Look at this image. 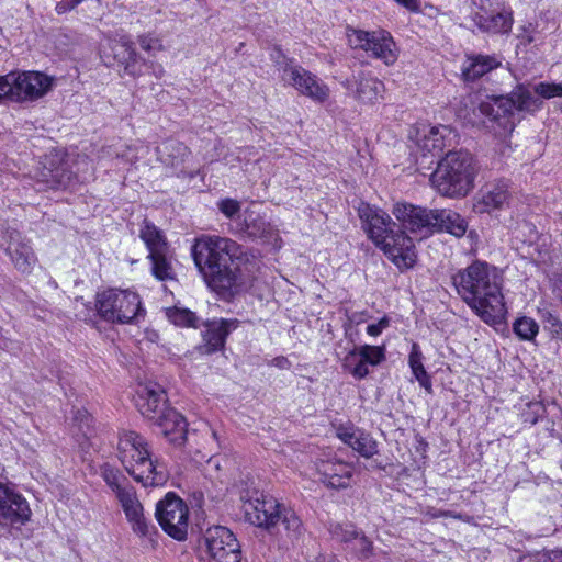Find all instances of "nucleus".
Here are the masks:
<instances>
[{"instance_id":"35","label":"nucleus","mask_w":562,"mask_h":562,"mask_svg":"<svg viewBox=\"0 0 562 562\" xmlns=\"http://www.w3.org/2000/svg\"><path fill=\"white\" fill-rule=\"evenodd\" d=\"M446 126H432L418 139V146L427 153H440L445 146Z\"/></svg>"},{"instance_id":"4","label":"nucleus","mask_w":562,"mask_h":562,"mask_svg":"<svg viewBox=\"0 0 562 562\" xmlns=\"http://www.w3.org/2000/svg\"><path fill=\"white\" fill-rule=\"evenodd\" d=\"M117 449L122 464L135 481L144 486H158L166 482L165 467L153 460L148 443L140 435L134 431L122 434Z\"/></svg>"},{"instance_id":"57","label":"nucleus","mask_w":562,"mask_h":562,"mask_svg":"<svg viewBox=\"0 0 562 562\" xmlns=\"http://www.w3.org/2000/svg\"><path fill=\"white\" fill-rule=\"evenodd\" d=\"M395 1L412 11L417 10V8H418L417 0H395Z\"/></svg>"},{"instance_id":"18","label":"nucleus","mask_w":562,"mask_h":562,"mask_svg":"<svg viewBox=\"0 0 562 562\" xmlns=\"http://www.w3.org/2000/svg\"><path fill=\"white\" fill-rule=\"evenodd\" d=\"M512 200L509 184L506 180L486 183L480 191L475 209L480 213H491L507 207Z\"/></svg>"},{"instance_id":"34","label":"nucleus","mask_w":562,"mask_h":562,"mask_svg":"<svg viewBox=\"0 0 562 562\" xmlns=\"http://www.w3.org/2000/svg\"><path fill=\"white\" fill-rule=\"evenodd\" d=\"M408 363L419 385L427 392H431L430 376L423 364V355L417 344H414L409 353Z\"/></svg>"},{"instance_id":"32","label":"nucleus","mask_w":562,"mask_h":562,"mask_svg":"<svg viewBox=\"0 0 562 562\" xmlns=\"http://www.w3.org/2000/svg\"><path fill=\"white\" fill-rule=\"evenodd\" d=\"M438 222L437 231H446L456 237L463 236L468 228L467 221L451 210H438Z\"/></svg>"},{"instance_id":"52","label":"nucleus","mask_w":562,"mask_h":562,"mask_svg":"<svg viewBox=\"0 0 562 562\" xmlns=\"http://www.w3.org/2000/svg\"><path fill=\"white\" fill-rule=\"evenodd\" d=\"M389 326H390V319H389V317L384 316L378 323L368 325L367 333H368V335H370L372 337H376Z\"/></svg>"},{"instance_id":"22","label":"nucleus","mask_w":562,"mask_h":562,"mask_svg":"<svg viewBox=\"0 0 562 562\" xmlns=\"http://www.w3.org/2000/svg\"><path fill=\"white\" fill-rule=\"evenodd\" d=\"M237 319L218 318L210 321L205 324L203 331V341L205 353H212L222 349L225 345L227 336L238 327Z\"/></svg>"},{"instance_id":"5","label":"nucleus","mask_w":562,"mask_h":562,"mask_svg":"<svg viewBox=\"0 0 562 562\" xmlns=\"http://www.w3.org/2000/svg\"><path fill=\"white\" fill-rule=\"evenodd\" d=\"M475 169L468 151H449L431 175L430 181L442 195L465 196L473 188Z\"/></svg>"},{"instance_id":"16","label":"nucleus","mask_w":562,"mask_h":562,"mask_svg":"<svg viewBox=\"0 0 562 562\" xmlns=\"http://www.w3.org/2000/svg\"><path fill=\"white\" fill-rule=\"evenodd\" d=\"M135 404L139 413L149 420H155L167 411L166 395L162 387L153 381L139 383L136 389Z\"/></svg>"},{"instance_id":"24","label":"nucleus","mask_w":562,"mask_h":562,"mask_svg":"<svg viewBox=\"0 0 562 562\" xmlns=\"http://www.w3.org/2000/svg\"><path fill=\"white\" fill-rule=\"evenodd\" d=\"M501 66L502 59L496 55H468L462 65V77L465 81H475Z\"/></svg>"},{"instance_id":"54","label":"nucleus","mask_w":562,"mask_h":562,"mask_svg":"<svg viewBox=\"0 0 562 562\" xmlns=\"http://www.w3.org/2000/svg\"><path fill=\"white\" fill-rule=\"evenodd\" d=\"M83 1L85 0H61L56 4V11L58 14H63L67 11L74 10L76 7H78Z\"/></svg>"},{"instance_id":"6","label":"nucleus","mask_w":562,"mask_h":562,"mask_svg":"<svg viewBox=\"0 0 562 562\" xmlns=\"http://www.w3.org/2000/svg\"><path fill=\"white\" fill-rule=\"evenodd\" d=\"M539 106L540 103L531 91L519 85L509 95L486 97L481 100L477 103V111L491 122L497 123L504 132H513L516 111H535Z\"/></svg>"},{"instance_id":"50","label":"nucleus","mask_w":562,"mask_h":562,"mask_svg":"<svg viewBox=\"0 0 562 562\" xmlns=\"http://www.w3.org/2000/svg\"><path fill=\"white\" fill-rule=\"evenodd\" d=\"M529 412H525L522 414L524 422L535 425L538 422L539 416L544 411L543 406L540 403H530L528 405Z\"/></svg>"},{"instance_id":"9","label":"nucleus","mask_w":562,"mask_h":562,"mask_svg":"<svg viewBox=\"0 0 562 562\" xmlns=\"http://www.w3.org/2000/svg\"><path fill=\"white\" fill-rule=\"evenodd\" d=\"M202 546L215 562H240L241 550L235 535L224 526H212L203 533Z\"/></svg>"},{"instance_id":"1","label":"nucleus","mask_w":562,"mask_h":562,"mask_svg":"<svg viewBox=\"0 0 562 562\" xmlns=\"http://www.w3.org/2000/svg\"><path fill=\"white\" fill-rule=\"evenodd\" d=\"M191 254L207 285L222 299L231 300L251 286L254 277L247 267L229 266L244 255L235 240L202 235L194 239Z\"/></svg>"},{"instance_id":"49","label":"nucleus","mask_w":562,"mask_h":562,"mask_svg":"<svg viewBox=\"0 0 562 562\" xmlns=\"http://www.w3.org/2000/svg\"><path fill=\"white\" fill-rule=\"evenodd\" d=\"M138 43H139L140 47L148 53L159 52L162 49L161 42L158 38L150 36V35L139 36Z\"/></svg>"},{"instance_id":"44","label":"nucleus","mask_w":562,"mask_h":562,"mask_svg":"<svg viewBox=\"0 0 562 562\" xmlns=\"http://www.w3.org/2000/svg\"><path fill=\"white\" fill-rule=\"evenodd\" d=\"M283 506L278 502V506L274 507V509L265 508L263 517H260V524H258V527L265 528L267 530L272 529L277 526V524L280 521L281 514L283 512Z\"/></svg>"},{"instance_id":"15","label":"nucleus","mask_w":562,"mask_h":562,"mask_svg":"<svg viewBox=\"0 0 562 562\" xmlns=\"http://www.w3.org/2000/svg\"><path fill=\"white\" fill-rule=\"evenodd\" d=\"M30 517L31 509L26 499L11 486L0 483V522L23 525Z\"/></svg>"},{"instance_id":"42","label":"nucleus","mask_w":562,"mask_h":562,"mask_svg":"<svg viewBox=\"0 0 562 562\" xmlns=\"http://www.w3.org/2000/svg\"><path fill=\"white\" fill-rule=\"evenodd\" d=\"M168 318L177 326H193L196 324V316L193 312L186 308H173L168 311Z\"/></svg>"},{"instance_id":"59","label":"nucleus","mask_w":562,"mask_h":562,"mask_svg":"<svg viewBox=\"0 0 562 562\" xmlns=\"http://www.w3.org/2000/svg\"><path fill=\"white\" fill-rule=\"evenodd\" d=\"M314 562H336V559L330 555H319Z\"/></svg>"},{"instance_id":"51","label":"nucleus","mask_w":562,"mask_h":562,"mask_svg":"<svg viewBox=\"0 0 562 562\" xmlns=\"http://www.w3.org/2000/svg\"><path fill=\"white\" fill-rule=\"evenodd\" d=\"M536 35V29L532 26V24H528L527 26L521 27V31L518 35L519 43L527 46L537 41Z\"/></svg>"},{"instance_id":"7","label":"nucleus","mask_w":562,"mask_h":562,"mask_svg":"<svg viewBox=\"0 0 562 562\" xmlns=\"http://www.w3.org/2000/svg\"><path fill=\"white\" fill-rule=\"evenodd\" d=\"M97 310L108 322L128 324L144 315L139 295L128 290L110 289L98 294Z\"/></svg>"},{"instance_id":"19","label":"nucleus","mask_w":562,"mask_h":562,"mask_svg":"<svg viewBox=\"0 0 562 562\" xmlns=\"http://www.w3.org/2000/svg\"><path fill=\"white\" fill-rule=\"evenodd\" d=\"M236 223V232L246 235L251 239H262L267 243L277 240L278 231L274 226L266 221L258 212L247 209L243 213V218L238 216Z\"/></svg>"},{"instance_id":"13","label":"nucleus","mask_w":562,"mask_h":562,"mask_svg":"<svg viewBox=\"0 0 562 562\" xmlns=\"http://www.w3.org/2000/svg\"><path fill=\"white\" fill-rule=\"evenodd\" d=\"M11 86V101L21 102L43 97L52 86L50 79L37 71H24L21 74H8Z\"/></svg>"},{"instance_id":"39","label":"nucleus","mask_w":562,"mask_h":562,"mask_svg":"<svg viewBox=\"0 0 562 562\" xmlns=\"http://www.w3.org/2000/svg\"><path fill=\"white\" fill-rule=\"evenodd\" d=\"M538 314L544 328L554 337L562 340V321L559 318L558 314L548 307L539 308Z\"/></svg>"},{"instance_id":"56","label":"nucleus","mask_w":562,"mask_h":562,"mask_svg":"<svg viewBox=\"0 0 562 562\" xmlns=\"http://www.w3.org/2000/svg\"><path fill=\"white\" fill-rule=\"evenodd\" d=\"M271 364L283 370H288L291 367L290 361L285 357L273 358Z\"/></svg>"},{"instance_id":"28","label":"nucleus","mask_w":562,"mask_h":562,"mask_svg":"<svg viewBox=\"0 0 562 562\" xmlns=\"http://www.w3.org/2000/svg\"><path fill=\"white\" fill-rule=\"evenodd\" d=\"M338 437L363 458L369 459L378 453V442L364 431L339 429Z\"/></svg>"},{"instance_id":"20","label":"nucleus","mask_w":562,"mask_h":562,"mask_svg":"<svg viewBox=\"0 0 562 562\" xmlns=\"http://www.w3.org/2000/svg\"><path fill=\"white\" fill-rule=\"evenodd\" d=\"M36 177L50 189H67L74 181L72 172L58 156L46 158Z\"/></svg>"},{"instance_id":"27","label":"nucleus","mask_w":562,"mask_h":562,"mask_svg":"<svg viewBox=\"0 0 562 562\" xmlns=\"http://www.w3.org/2000/svg\"><path fill=\"white\" fill-rule=\"evenodd\" d=\"M190 149L181 142L167 140L158 148L159 160L176 172H183Z\"/></svg>"},{"instance_id":"45","label":"nucleus","mask_w":562,"mask_h":562,"mask_svg":"<svg viewBox=\"0 0 562 562\" xmlns=\"http://www.w3.org/2000/svg\"><path fill=\"white\" fill-rule=\"evenodd\" d=\"M535 92L543 99L562 97V82H540L535 87Z\"/></svg>"},{"instance_id":"60","label":"nucleus","mask_w":562,"mask_h":562,"mask_svg":"<svg viewBox=\"0 0 562 562\" xmlns=\"http://www.w3.org/2000/svg\"><path fill=\"white\" fill-rule=\"evenodd\" d=\"M211 432H212V437H213L215 440H217V435H216V432H215L214 430H212Z\"/></svg>"},{"instance_id":"25","label":"nucleus","mask_w":562,"mask_h":562,"mask_svg":"<svg viewBox=\"0 0 562 562\" xmlns=\"http://www.w3.org/2000/svg\"><path fill=\"white\" fill-rule=\"evenodd\" d=\"M319 472L323 482L333 488H346L350 484L353 467L344 461L323 462Z\"/></svg>"},{"instance_id":"21","label":"nucleus","mask_w":562,"mask_h":562,"mask_svg":"<svg viewBox=\"0 0 562 562\" xmlns=\"http://www.w3.org/2000/svg\"><path fill=\"white\" fill-rule=\"evenodd\" d=\"M160 434L171 443L181 446L187 439L188 424L184 417L176 409L169 407L154 420Z\"/></svg>"},{"instance_id":"14","label":"nucleus","mask_w":562,"mask_h":562,"mask_svg":"<svg viewBox=\"0 0 562 562\" xmlns=\"http://www.w3.org/2000/svg\"><path fill=\"white\" fill-rule=\"evenodd\" d=\"M283 83L315 102L323 103L329 98V87L316 75L300 65L290 69V75Z\"/></svg>"},{"instance_id":"48","label":"nucleus","mask_w":562,"mask_h":562,"mask_svg":"<svg viewBox=\"0 0 562 562\" xmlns=\"http://www.w3.org/2000/svg\"><path fill=\"white\" fill-rule=\"evenodd\" d=\"M357 359L353 364L346 366L344 363V368L348 370L356 379H363L369 374V366L366 361L362 360L360 355H357Z\"/></svg>"},{"instance_id":"30","label":"nucleus","mask_w":562,"mask_h":562,"mask_svg":"<svg viewBox=\"0 0 562 562\" xmlns=\"http://www.w3.org/2000/svg\"><path fill=\"white\" fill-rule=\"evenodd\" d=\"M139 237L145 243L149 255L168 251V243L165 235L153 223L144 221Z\"/></svg>"},{"instance_id":"8","label":"nucleus","mask_w":562,"mask_h":562,"mask_svg":"<svg viewBox=\"0 0 562 562\" xmlns=\"http://www.w3.org/2000/svg\"><path fill=\"white\" fill-rule=\"evenodd\" d=\"M156 518L162 530L171 538L183 541L189 528V508L173 493H168L156 505Z\"/></svg>"},{"instance_id":"41","label":"nucleus","mask_w":562,"mask_h":562,"mask_svg":"<svg viewBox=\"0 0 562 562\" xmlns=\"http://www.w3.org/2000/svg\"><path fill=\"white\" fill-rule=\"evenodd\" d=\"M270 59L273 61L283 82L290 75V69L296 68L299 65L293 59L288 58L280 48L274 47L270 53Z\"/></svg>"},{"instance_id":"53","label":"nucleus","mask_w":562,"mask_h":562,"mask_svg":"<svg viewBox=\"0 0 562 562\" xmlns=\"http://www.w3.org/2000/svg\"><path fill=\"white\" fill-rule=\"evenodd\" d=\"M11 89L9 75L0 76V103L3 100L11 101Z\"/></svg>"},{"instance_id":"17","label":"nucleus","mask_w":562,"mask_h":562,"mask_svg":"<svg viewBox=\"0 0 562 562\" xmlns=\"http://www.w3.org/2000/svg\"><path fill=\"white\" fill-rule=\"evenodd\" d=\"M5 252L10 257L14 268L21 273L29 274L37 262V257L19 232H7Z\"/></svg>"},{"instance_id":"23","label":"nucleus","mask_w":562,"mask_h":562,"mask_svg":"<svg viewBox=\"0 0 562 562\" xmlns=\"http://www.w3.org/2000/svg\"><path fill=\"white\" fill-rule=\"evenodd\" d=\"M346 88L355 91V97L364 103H373L382 97L384 85L369 72L359 71L353 80H346Z\"/></svg>"},{"instance_id":"10","label":"nucleus","mask_w":562,"mask_h":562,"mask_svg":"<svg viewBox=\"0 0 562 562\" xmlns=\"http://www.w3.org/2000/svg\"><path fill=\"white\" fill-rule=\"evenodd\" d=\"M348 40L353 48H360L371 56L393 65L397 59V49L393 37L385 31L367 32L352 30L348 33Z\"/></svg>"},{"instance_id":"40","label":"nucleus","mask_w":562,"mask_h":562,"mask_svg":"<svg viewBox=\"0 0 562 562\" xmlns=\"http://www.w3.org/2000/svg\"><path fill=\"white\" fill-rule=\"evenodd\" d=\"M279 522L283 525L290 539L299 538V536L302 532V522L297 515L291 508H283Z\"/></svg>"},{"instance_id":"47","label":"nucleus","mask_w":562,"mask_h":562,"mask_svg":"<svg viewBox=\"0 0 562 562\" xmlns=\"http://www.w3.org/2000/svg\"><path fill=\"white\" fill-rule=\"evenodd\" d=\"M353 549L358 552L360 559H368L372 555V542L362 533H358Z\"/></svg>"},{"instance_id":"37","label":"nucleus","mask_w":562,"mask_h":562,"mask_svg":"<svg viewBox=\"0 0 562 562\" xmlns=\"http://www.w3.org/2000/svg\"><path fill=\"white\" fill-rule=\"evenodd\" d=\"M101 475L115 496L131 487L126 477L109 464L101 469Z\"/></svg>"},{"instance_id":"46","label":"nucleus","mask_w":562,"mask_h":562,"mask_svg":"<svg viewBox=\"0 0 562 562\" xmlns=\"http://www.w3.org/2000/svg\"><path fill=\"white\" fill-rule=\"evenodd\" d=\"M217 207L229 220H234L240 212V203L229 198L220 200Z\"/></svg>"},{"instance_id":"3","label":"nucleus","mask_w":562,"mask_h":562,"mask_svg":"<svg viewBox=\"0 0 562 562\" xmlns=\"http://www.w3.org/2000/svg\"><path fill=\"white\" fill-rule=\"evenodd\" d=\"M358 214L369 237L398 269L415 265L417 255L413 239L404 231L394 229L396 224L385 211L362 202Z\"/></svg>"},{"instance_id":"31","label":"nucleus","mask_w":562,"mask_h":562,"mask_svg":"<svg viewBox=\"0 0 562 562\" xmlns=\"http://www.w3.org/2000/svg\"><path fill=\"white\" fill-rule=\"evenodd\" d=\"M357 355H360L368 366H378L385 360V347L371 345L356 347L345 357V364H353L358 357Z\"/></svg>"},{"instance_id":"29","label":"nucleus","mask_w":562,"mask_h":562,"mask_svg":"<svg viewBox=\"0 0 562 562\" xmlns=\"http://www.w3.org/2000/svg\"><path fill=\"white\" fill-rule=\"evenodd\" d=\"M111 48L114 59L124 67L126 74L133 77L140 74V70L136 67L138 55L131 41L125 38L115 41L112 43Z\"/></svg>"},{"instance_id":"26","label":"nucleus","mask_w":562,"mask_h":562,"mask_svg":"<svg viewBox=\"0 0 562 562\" xmlns=\"http://www.w3.org/2000/svg\"><path fill=\"white\" fill-rule=\"evenodd\" d=\"M473 21L482 32L491 34L508 33L513 25L512 13L508 11L476 12Z\"/></svg>"},{"instance_id":"43","label":"nucleus","mask_w":562,"mask_h":562,"mask_svg":"<svg viewBox=\"0 0 562 562\" xmlns=\"http://www.w3.org/2000/svg\"><path fill=\"white\" fill-rule=\"evenodd\" d=\"M331 536L341 542H351L358 537V531L351 524H335L330 527Z\"/></svg>"},{"instance_id":"58","label":"nucleus","mask_w":562,"mask_h":562,"mask_svg":"<svg viewBox=\"0 0 562 562\" xmlns=\"http://www.w3.org/2000/svg\"><path fill=\"white\" fill-rule=\"evenodd\" d=\"M131 150H132V148L127 147V149L124 153L117 154V157H120V158H122V159H124V160H126L128 162H134L137 159V157L130 156V151Z\"/></svg>"},{"instance_id":"38","label":"nucleus","mask_w":562,"mask_h":562,"mask_svg":"<svg viewBox=\"0 0 562 562\" xmlns=\"http://www.w3.org/2000/svg\"><path fill=\"white\" fill-rule=\"evenodd\" d=\"M514 333L522 340H532L539 331V325L530 317L522 316L515 321Z\"/></svg>"},{"instance_id":"11","label":"nucleus","mask_w":562,"mask_h":562,"mask_svg":"<svg viewBox=\"0 0 562 562\" xmlns=\"http://www.w3.org/2000/svg\"><path fill=\"white\" fill-rule=\"evenodd\" d=\"M392 213L405 229L420 239L438 228V210H429L409 203H396Z\"/></svg>"},{"instance_id":"33","label":"nucleus","mask_w":562,"mask_h":562,"mask_svg":"<svg viewBox=\"0 0 562 562\" xmlns=\"http://www.w3.org/2000/svg\"><path fill=\"white\" fill-rule=\"evenodd\" d=\"M278 506V501L271 496L260 495L254 499H249L244 504V512L247 520L257 526L260 524V517L265 516V508L274 509Z\"/></svg>"},{"instance_id":"36","label":"nucleus","mask_w":562,"mask_h":562,"mask_svg":"<svg viewBox=\"0 0 562 562\" xmlns=\"http://www.w3.org/2000/svg\"><path fill=\"white\" fill-rule=\"evenodd\" d=\"M167 252L168 251H160L148 255V258L151 261V272L161 281L171 280L175 277V271L170 259L167 257Z\"/></svg>"},{"instance_id":"2","label":"nucleus","mask_w":562,"mask_h":562,"mask_svg":"<svg viewBox=\"0 0 562 562\" xmlns=\"http://www.w3.org/2000/svg\"><path fill=\"white\" fill-rule=\"evenodd\" d=\"M451 282L461 300L488 325L501 324L507 313L497 269L481 260L459 269Z\"/></svg>"},{"instance_id":"55","label":"nucleus","mask_w":562,"mask_h":562,"mask_svg":"<svg viewBox=\"0 0 562 562\" xmlns=\"http://www.w3.org/2000/svg\"><path fill=\"white\" fill-rule=\"evenodd\" d=\"M538 562H562V550L543 552L539 554Z\"/></svg>"},{"instance_id":"12","label":"nucleus","mask_w":562,"mask_h":562,"mask_svg":"<svg viewBox=\"0 0 562 562\" xmlns=\"http://www.w3.org/2000/svg\"><path fill=\"white\" fill-rule=\"evenodd\" d=\"M121 505L126 520L131 525L132 531L139 538L154 542V537L158 533L157 528L144 514V507L139 502L136 491L133 486L115 496Z\"/></svg>"}]
</instances>
